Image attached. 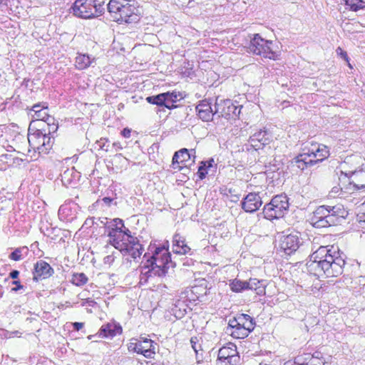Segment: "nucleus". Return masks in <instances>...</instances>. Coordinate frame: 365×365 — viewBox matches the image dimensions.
Masks as SVG:
<instances>
[{"label":"nucleus","mask_w":365,"mask_h":365,"mask_svg":"<svg viewBox=\"0 0 365 365\" xmlns=\"http://www.w3.org/2000/svg\"><path fill=\"white\" fill-rule=\"evenodd\" d=\"M344 254L334 246H321L310 255L306 266L310 274L320 277H336L343 273Z\"/></svg>","instance_id":"nucleus-1"},{"label":"nucleus","mask_w":365,"mask_h":365,"mask_svg":"<svg viewBox=\"0 0 365 365\" xmlns=\"http://www.w3.org/2000/svg\"><path fill=\"white\" fill-rule=\"evenodd\" d=\"M148 251L152 253V255L140 267V280L143 279L145 282L150 277L165 276L170 265H173L171 255L165 245L157 246L155 243H150Z\"/></svg>","instance_id":"nucleus-2"},{"label":"nucleus","mask_w":365,"mask_h":365,"mask_svg":"<svg viewBox=\"0 0 365 365\" xmlns=\"http://www.w3.org/2000/svg\"><path fill=\"white\" fill-rule=\"evenodd\" d=\"M348 212L341 204L334 206L321 205L316 208L309 218L310 224L316 228L336 225L346 218Z\"/></svg>","instance_id":"nucleus-3"},{"label":"nucleus","mask_w":365,"mask_h":365,"mask_svg":"<svg viewBox=\"0 0 365 365\" xmlns=\"http://www.w3.org/2000/svg\"><path fill=\"white\" fill-rule=\"evenodd\" d=\"M108 11L114 21L119 24H132L138 22L139 9L130 0H110L108 4Z\"/></svg>","instance_id":"nucleus-4"},{"label":"nucleus","mask_w":365,"mask_h":365,"mask_svg":"<svg viewBox=\"0 0 365 365\" xmlns=\"http://www.w3.org/2000/svg\"><path fill=\"white\" fill-rule=\"evenodd\" d=\"M273 41L263 38L259 34H255L250 38L249 51L266 58L278 59L279 54L273 49Z\"/></svg>","instance_id":"nucleus-5"},{"label":"nucleus","mask_w":365,"mask_h":365,"mask_svg":"<svg viewBox=\"0 0 365 365\" xmlns=\"http://www.w3.org/2000/svg\"><path fill=\"white\" fill-rule=\"evenodd\" d=\"M28 141L29 146L39 153L46 154L52 148L54 143V138L46 135L45 128L36 129L34 133L31 132V128H29Z\"/></svg>","instance_id":"nucleus-6"},{"label":"nucleus","mask_w":365,"mask_h":365,"mask_svg":"<svg viewBox=\"0 0 365 365\" xmlns=\"http://www.w3.org/2000/svg\"><path fill=\"white\" fill-rule=\"evenodd\" d=\"M289 208L288 197L285 195L274 196L263 209L264 217L269 220L278 219L284 216Z\"/></svg>","instance_id":"nucleus-7"},{"label":"nucleus","mask_w":365,"mask_h":365,"mask_svg":"<svg viewBox=\"0 0 365 365\" xmlns=\"http://www.w3.org/2000/svg\"><path fill=\"white\" fill-rule=\"evenodd\" d=\"M242 108V106L235 105L230 99L218 101L217 98L215 103V113L217 116L227 120L238 118Z\"/></svg>","instance_id":"nucleus-8"},{"label":"nucleus","mask_w":365,"mask_h":365,"mask_svg":"<svg viewBox=\"0 0 365 365\" xmlns=\"http://www.w3.org/2000/svg\"><path fill=\"white\" fill-rule=\"evenodd\" d=\"M271 141V133L265 128L259 129L250 135L248 143L245 145L246 150L250 151L252 149L255 150L262 149L266 145L269 144Z\"/></svg>","instance_id":"nucleus-9"},{"label":"nucleus","mask_w":365,"mask_h":365,"mask_svg":"<svg viewBox=\"0 0 365 365\" xmlns=\"http://www.w3.org/2000/svg\"><path fill=\"white\" fill-rule=\"evenodd\" d=\"M240 360L237 347L232 343L222 346L218 351L217 361L222 365H237Z\"/></svg>","instance_id":"nucleus-10"},{"label":"nucleus","mask_w":365,"mask_h":365,"mask_svg":"<svg viewBox=\"0 0 365 365\" xmlns=\"http://www.w3.org/2000/svg\"><path fill=\"white\" fill-rule=\"evenodd\" d=\"M302 245L300 234L297 232L283 235L279 240V250L287 255L295 252Z\"/></svg>","instance_id":"nucleus-11"},{"label":"nucleus","mask_w":365,"mask_h":365,"mask_svg":"<svg viewBox=\"0 0 365 365\" xmlns=\"http://www.w3.org/2000/svg\"><path fill=\"white\" fill-rule=\"evenodd\" d=\"M129 349L143 354L146 358L151 359L155 354V344L150 339L140 337L136 342L130 343Z\"/></svg>","instance_id":"nucleus-12"},{"label":"nucleus","mask_w":365,"mask_h":365,"mask_svg":"<svg viewBox=\"0 0 365 365\" xmlns=\"http://www.w3.org/2000/svg\"><path fill=\"white\" fill-rule=\"evenodd\" d=\"M93 0H76L71 8L73 14L81 19L93 18Z\"/></svg>","instance_id":"nucleus-13"},{"label":"nucleus","mask_w":365,"mask_h":365,"mask_svg":"<svg viewBox=\"0 0 365 365\" xmlns=\"http://www.w3.org/2000/svg\"><path fill=\"white\" fill-rule=\"evenodd\" d=\"M114 247L118 250L123 255H130L134 259L139 257L143 250V247L140 244L138 239H137V243H135V245L130 244V242H115Z\"/></svg>","instance_id":"nucleus-14"},{"label":"nucleus","mask_w":365,"mask_h":365,"mask_svg":"<svg viewBox=\"0 0 365 365\" xmlns=\"http://www.w3.org/2000/svg\"><path fill=\"white\" fill-rule=\"evenodd\" d=\"M241 205L246 212H254L262 206V197L258 192H250L242 199Z\"/></svg>","instance_id":"nucleus-15"},{"label":"nucleus","mask_w":365,"mask_h":365,"mask_svg":"<svg viewBox=\"0 0 365 365\" xmlns=\"http://www.w3.org/2000/svg\"><path fill=\"white\" fill-rule=\"evenodd\" d=\"M195 110L199 118L204 122H210L213 120L215 115L217 116L215 110H213L211 106V103L207 99L200 101Z\"/></svg>","instance_id":"nucleus-16"},{"label":"nucleus","mask_w":365,"mask_h":365,"mask_svg":"<svg viewBox=\"0 0 365 365\" xmlns=\"http://www.w3.org/2000/svg\"><path fill=\"white\" fill-rule=\"evenodd\" d=\"M307 154L311 159L314 160V165L327 159L329 156V150L323 144L312 145V148L309 149Z\"/></svg>","instance_id":"nucleus-17"},{"label":"nucleus","mask_w":365,"mask_h":365,"mask_svg":"<svg viewBox=\"0 0 365 365\" xmlns=\"http://www.w3.org/2000/svg\"><path fill=\"white\" fill-rule=\"evenodd\" d=\"M117 222L120 224V226L123 227V221L120 218H115L108 222V225H106V232L108 236L110 237V244L113 247L115 246V242H120V237L121 230L120 227H117Z\"/></svg>","instance_id":"nucleus-18"},{"label":"nucleus","mask_w":365,"mask_h":365,"mask_svg":"<svg viewBox=\"0 0 365 365\" xmlns=\"http://www.w3.org/2000/svg\"><path fill=\"white\" fill-rule=\"evenodd\" d=\"M54 271L51 265L43 260L38 261L34 265V279H47L53 275Z\"/></svg>","instance_id":"nucleus-19"},{"label":"nucleus","mask_w":365,"mask_h":365,"mask_svg":"<svg viewBox=\"0 0 365 365\" xmlns=\"http://www.w3.org/2000/svg\"><path fill=\"white\" fill-rule=\"evenodd\" d=\"M314 160L311 159L307 153L299 154L290 161V166L296 172L303 171L306 168L313 166Z\"/></svg>","instance_id":"nucleus-20"},{"label":"nucleus","mask_w":365,"mask_h":365,"mask_svg":"<svg viewBox=\"0 0 365 365\" xmlns=\"http://www.w3.org/2000/svg\"><path fill=\"white\" fill-rule=\"evenodd\" d=\"M81 178L80 173L74 168H67L61 173V180L66 187L75 185Z\"/></svg>","instance_id":"nucleus-21"},{"label":"nucleus","mask_w":365,"mask_h":365,"mask_svg":"<svg viewBox=\"0 0 365 365\" xmlns=\"http://www.w3.org/2000/svg\"><path fill=\"white\" fill-rule=\"evenodd\" d=\"M122 333V327L119 324L109 322L102 325L98 334L100 336L106 338H113L117 334Z\"/></svg>","instance_id":"nucleus-22"},{"label":"nucleus","mask_w":365,"mask_h":365,"mask_svg":"<svg viewBox=\"0 0 365 365\" xmlns=\"http://www.w3.org/2000/svg\"><path fill=\"white\" fill-rule=\"evenodd\" d=\"M191 249L185 243V239L179 234H175L173 240V252L175 254L185 255Z\"/></svg>","instance_id":"nucleus-23"},{"label":"nucleus","mask_w":365,"mask_h":365,"mask_svg":"<svg viewBox=\"0 0 365 365\" xmlns=\"http://www.w3.org/2000/svg\"><path fill=\"white\" fill-rule=\"evenodd\" d=\"M192 153H195V150L191 149L190 150L182 148L179 151L175 153L173 157V165L175 166L176 164L184 163L191 159ZM176 167H174L175 168Z\"/></svg>","instance_id":"nucleus-24"},{"label":"nucleus","mask_w":365,"mask_h":365,"mask_svg":"<svg viewBox=\"0 0 365 365\" xmlns=\"http://www.w3.org/2000/svg\"><path fill=\"white\" fill-rule=\"evenodd\" d=\"M247 290H253L257 295H264L265 294V284L264 281L257 279L250 278L247 281Z\"/></svg>","instance_id":"nucleus-25"},{"label":"nucleus","mask_w":365,"mask_h":365,"mask_svg":"<svg viewBox=\"0 0 365 365\" xmlns=\"http://www.w3.org/2000/svg\"><path fill=\"white\" fill-rule=\"evenodd\" d=\"M48 106H47V103H43V106L41 108H40L39 110H35V113L34 114H31L30 113V115H31V117L35 119V120H42V121H44L45 123L46 121H48V122H53V117L51 116L48 112Z\"/></svg>","instance_id":"nucleus-26"},{"label":"nucleus","mask_w":365,"mask_h":365,"mask_svg":"<svg viewBox=\"0 0 365 365\" xmlns=\"http://www.w3.org/2000/svg\"><path fill=\"white\" fill-rule=\"evenodd\" d=\"M237 316L239 318V322L242 323L243 327H245L247 330L250 332L254 330L255 327V321L252 317L247 314H238Z\"/></svg>","instance_id":"nucleus-27"},{"label":"nucleus","mask_w":365,"mask_h":365,"mask_svg":"<svg viewBox=\"0 0 365 365\" xmlns=\"http://www.w3.org/2000/svg\"><path fill=\"white\" fill-rule=\"evenodd\" d=\"M247 281H242L235 278L230 281V288L233 292L239 293L247 290Z\"/></svg>","instance_id":"nucleus-28"},{"label":"nucleus","mask_w":365,"mask_h":365,"mask_svg":"<svg viewBox=\"0 0 365 365\" xmlns=\"http://www.w3.org/2000/svg\"><path fill=\"white\" fill-rule=\"evenodd\" d=\"M121 232H120V242H130V244L135 245V243H137V237L133 236L131 235L130 231L128 228L125 227L124 225L123 227L120 226Z\"/></svg>","instance_id":"nucleus-29"},{"label":"nucleus","mask_w":365,"mask_h":365,"mask_svg":"<svg viewBox=\"0 0 365 365\" xmlns=\"http://www.w3.org/2000/svg\"><path fill=\"white\" fill-rule=\"evenodd\" d=\"M165 98H166V108L168 109H173L176 108V105L175 104L179 100V97L181 98L179 92H166Z\"/></svg>","instance_id":"nucleus-30"},{"label":"nucleus","mask_w":365,"mask_h":365,"mask_svg":"<svg viewBox=\"0 0 365 365\" xmlns=\"http://www.w3.org/2000/svg\"><path fill=\"white\" fill-rule=\"evenodd\" d=\"M147 102L149 103L157 105L158 106H165L166 107V98L165 93H160L156 96H151L146 98Z\"/></svg>","instance_id":"nucleus-31"},{"label":"nucleus","mask_w":365,"mask_h":365,"mask_svg":"<svg viewBox=\"0 0 365 365\" xmlns=\"http://www.w3.org/2000/svg\"><path fill=\"white\" fill-rule=\"evenodd\" d=\"M345 4L353 11H357L365 8V1L363 0H344Z\"/></svg>","instance_id":"nucleus-32"},{"label":"nucleus","mask_w":365,"mask_h":365,"mask_svg":"<svg viewBox=\"0 0 365 365\" xmlns=\"http://www.w3.org/2000/svg\"><path fill=\"white\" fill-rule=\"evenodd\" d=\"M228 333H230V334L234 338L245 339L249 335L250 331L244 327L240 329H230V331Z\"/></svg>","instance_id":"nucleus-33"},{"label":"nucleus","mask_w":365,"mask_h":365,"mask_svg":"<svg viewBox=\"0 0 365 365\" xmlns=\"http://www.w3.org/2000/svg\"><path fill=\"white\" fill-rule=\"evenodd\" d=\"M71 282L73 284L81 287L88 282V277L84 273H75L72 276Z\"/></svg>","instance_id":"nucleus-34"},{"label":"nucleus","mask_w":365,"mask_h":365,"mask_svg":"<svg viewBox=\"0 0 365 365\" xmlns=\"http://www.w3.org/2000/svg\"><path fill=\"white\" fill-rule=\"evenodd\" d=\"M312 359L310 353H303L294 358L295 365H309L310 360Z\"/></svg>","instance_id":"nucleus-35"},{"label":"nucleus","mask_w":365,"mask_h":365,"mask_svg":"<svg viewBox=\"0 0 365 365\" xmlns=\"http://www.w3.org/2000/svg\"><path fill=\"white\" fill-rule=\"evenodd\" d=\"M76 63L78 64V69H84L91 65V61L89 56L80 55L76 57Z\"/></svg>","instance_id":"nucleus-36"},{"label":"nucleus","mask_w":365,"mask_h":365,"mask_svg":"<svg viewBox=\"0 0 365 365\" xmlns=\"http://www.w3.org/2000/svg\"><path fill=\"white\" fill-rule=\"evenodd\" d=\"M93 5V9H94V14H93V18L96 16H98L99 15H101L104 12V1L101 0H93V3L92 4Z\"/></svg>","instance_id":"nucleus-37"},{"label":"nucleus","mask_w":365,"mask_h":365,"mask_svg":"<svg viewBox=\"0 0 365 365\" xmlns=\"http://www.w3.org/2000/svg\"><path fill=\"white\" fill-rule=\"evenodd\" d=\"M191 291L192 293L195 294L198 299L207 295V292L206 287L202 285L192 287Z\"/></svg>","instance_id":"nucleus-38"},{"label":"nucleus","mask_w":365,"mask_h":365,"mask_svg":"<svg viewBox=\"0 0 365 365\" xmlns=\"http://www.w3.org/2000/svg\"><path fill=\"white\" fill-rule=\"evenodd\" d=\"M244 327H243L242 323L239 322V318L236 315V317H235L232 319H230L229 320L226 332H229L230 329H240V328H244Z\"/></svg>","instance_id":"nucleus-39"},{"label":"nucleus","mask_w":365,"mask_h":365,"mask_svg":"<svg viewBox=\"0 0 365 365\" xmlns=\"http://www.w3.org/2000/svg\"><path fill=\"white\" fill-rule=\"evenodd\" d=\"M47 123V128H45L46 130V135L48 136H51V134L56 133L58 130V124L55 123V119L53 118V122L51 123L48 121L46 122Z\"/></svg>","instance_id":"nucleus-40"},{"label":"nucleus","mask_w":365,"mask_h":365,"mask_svg":"<svg viewBox=\"0 0 365 365\" xmlns=\"http://www.w3.org/2000/svg\"><path fill=\"white\" fill-rule=\"evenodd\" d=\"M26 249V247L23 248H16L14 251H13L10 255L9 258L14 261H19L22 259L21 257V252L23 250Z\"/></svg>","instance_id":"nucleus-41"},{"label":"nucleus","mask_w":365,"mask_h":365,"mask_svg":"<svg viewBox=\"0 0 365 365\" xmlns=\"http://www.w3.org/2000/svg\"><path fill=\"white\" fill-rule=\"evenodd\" d=\"M207 174V169L205 168V164L200 162V165L198 168L197 175L200 180L205 178Z\"/></svg>","instance_id":"nucleus-42"},{"label":"nucleus","mask_w":365,"mask_h":365,"mask_svg":"<svg viewBox=\"0 0 365 365\" xmlns=\"http://www.w3.org/2000/svg\"><path fill=\"white\" fill-rule=\"evenodd\" d=\"M336 53L338 55H339L343 59L349 62V56L347 55V53L344 51L341 48L338 47L336 49Z\"/></svg>","instance_id":"nucleus-43"},{"label":"nucleus","mask_w":365,"mask_h":365,"mask_svg":"<svg viewBox=\"0 0 365 365\" xmlns=\"http://www.w3.org/2000/svg\"><path fill=\"white\" fill-rule=\"evenodd\" d=\"M12 284L16 285V287L11 288L12 292H18L19 290L23 289L24 287V286L18 280L13 281Z\"/></svg>","instance_id":"nucleus-44"},{"label":"nucleus","mask_w":365,"mask_h":365,"mask_svg":"<svg viewBox=\"0 0 365 365\" xmlns=\"http://www.w3.org/2000/svg\"><path fill=\"white\" fill-rule=\"evenodd\" d=\"M190 343L192 344V347L194 351L197 353V347H200V345H197V337H192L190 339Z\"/></svg>","instance_id":"nucleus-45"},{"label":"nucleus","mask_w":365,"mask_h":365,"mask_svg":"<svg viewBox=\"0 0 365 365\" xmlns=\"http://www.w3.org/2000/svg\"><path fill=\"white\" fill-rule=\"evenodd\" d=\"M202 163H205V168L208 170L211 168L213 167L214 165V163H215V161L212 158L207 160V161H201Z\"/></svg>","instance_id":"nucleus-46"},{"label":"nucleus","mask_w":365,"mask_h":365,"mask_svg":"<svg viewBox=\"0 0 365 365\" xmlns=\"http://www.w3.org/2000/svg\"><path fill=\"white\" fill-rule=\"evenodd\" d=\"M311 356L312 359H318L319 361H322V354L320 351H315L313 354H311Z\"/></svg>","instance_id":"nucleus-47"},{"label":"nucleus","mask_w":365,"mask_h":365,"mask_svg":"<svg viewBox=\"0 0 365 365\" xmlns=\"http://www.w3.org/2000/svg\"><path fill=\"white\" fill-rule=\"evenodd\" d=\"M325 362L323 361H319L318 359H312L310 360L309 365H325Z\"/></svg>","instance_id":"nucleus-48"},{"label":"nucleus","mask_w":365,"mask_h":365,"mask_svg":"<svg viewBox=\"0 0 365 365\" xmlns=\"http://www.w3.org/2000/svg\"><path fill=\"white\" fill-rule=\"evenodd\" d=\"M105 264H111L114 261V257L113 255H107L103 259Z\"/></svg>","instance_id":"nucleus-49"},{"label":"nucleus","mask_w":365,"mask_h":365,"mask_svg":"<svg viewBox=\"0 0 365 365\" xmlns=\"http://www.w3.org/2000/svg\"><path fill=\"white\" fill-rule=\"evenodd\" d=\"M84 324L82 322H74L73 323V328L76 331H79L81 329L83 328Z\"/></svg>","instance_id":"nucleus-50"},{"label":"nucleus","mask_w":365,"mask_h":365,"mask_svg":"<svg viewBox=\"0 0 365 365\" xmlns=\"http://www.w3.org/2000/svg\"><path fill=\"white\" fill-rule=\"evenodd\" d=\"M19 275V272L18 270L14 269L9 273V277L13 279H16L18 278Z\"/></svg>","instance_id":"nucleus-51"},{"label":"nucleus","mask_w":365,"mask_h":365,"mask_svg":"<svg viewBox=\"0 0 365 365\" xmlns=\"http://www.w3.org/2000/svg\"><path fill=\"white\" fill-rule=\"evenodd\" d=\"M96 304V302L91 299H87L85 300V302H83L82 305L85 306L86 304H88L90 307H93Z\"/></svg>","instance_id":"nucleus-52"},{"label":"nucleus","mask_w":365,"mask_h":365,"mask_svg":"<svg viewBox=\"0 0 365 365\" xmlns=\"http://www.w3.org/2000/svg\"><path fill=\"white\" fill-rule=\"evenodd\" d=\"M98 221H99V222H100V223H101V225H103L104 226L105 229L106 230V225H108V222H109V221H108V219L107 217H103V218H102V219H101V218H98Z\"/></svg>","instance_id":"nucleus-53"},{"label":"nucleus","mask_w":365,"mask_h":365,"mask_svg":"<svg viewBox=\"0 0 365 365\" xmlns=\"http://www.w3.org/2000/svg\"><path fill=\"white\" fill-rule=\"evenodd\" d=\"M102 200L103 201V202L105 204H106L107 205L110 206V204L113 202V198L112 197H105L102 199Z\"/></svg>","instance_id":"nucleus-54"},{"label":"nucleus","mask_w":365,"mask_h":365,"mask_svg":"<svg viewBox=\"0 0 365 365\" xmlns=\"http://www.w3.org/2000/svg\"><path fill=\"white\" fill-rule=\"evenodd\" d=\"M43 103L35 104L32 106L31 111H33L34 113H35V110H39L40 108H41L43 107Z\"/></svg>","instance_id":"nucleus-55"},{"label":"nucleus","mask_w":365,"mask_h":365,"mask_svg":"<svg viewBox=\"0 0 365 365\" xmlns=\"http://www.w3.org/2000/svg\"><path fill=\"white\" fill-rule=\"evenodd\" d=\"M122 135L125 137V138H128L130 137V130H129L128 128H124L123 130H122Z\"/></svg>","instance_id":"nucleus-56"},{"label":"nucleus","mask_w":365,"mask_h":365,"mask_svg":"<svg viewBox=\"0 0 365 365\" xmlns=\"http://www.w3.org/2000/svg\"><path fill=\"white\" fill-rule=\"evenodd\" d=\"M354 190H359L360 189H363L365 187V184L358 185V184H353Z\"/></svg>","instance_id":"nucleus-57"},{"label":"nucleus","mask_w":365,"mask_h":365,"mask_svg":"<svg viewBox=\"0 0 365 365\" xmlns=\"http://www.w3.org/2000/svg\"><path fill=\"white\" fill-rule=\"evenodd\" d=\"M3 294H4L3 287L0 284V297H1L3 296Z\"/></svg>","instance_id":"nucleus-58"},{"label":"nucleus","mask_w":365,"mask_h":365,"mask_svg":"<svg viewBox=\"0 0 365 365\" xmlns=\"http://www.w3.org/2000/svg\"><path fill=\"white\" fill-rule=\"evenodd\" d=\"M100 146H101V148L102 149L108 150V146L106 148H105L106 147V144L105 143H103L102 145H100Z\"/></svg>","instance_id":"nucleus-59"},{"label":"nucleus","mask_w":365,"mask_h":365,"mask_svg":"<svg viewBox=\"0 0 365 365\" xmlns=\"http://www.w3.org/2000/svg\"><path fill=\"white\" fill-rule=\"evenodd\" d=\"M7 0H0V4H6Z\"/></svg>","instance_id":"nucleus-60"},{"label":"nucleus","mask_w":365,"mask_h":365,"mask_svg":"<svg viewBox=\"0 0 365 365\" xmlns=\"http://www.w3.org/2000/svg\"><path fill=\"white\" fill-rule=\"evenodd\" d=\"M351 173L352 175H355V174H356L357 173H356V171H351Z\"/></svg>","instance_id":"nucleus-61"},{"label":"nucleus","mask_w":365,"mask_h":365,"mask_svg":"<svg viewBox=\"0 0 365 365\" xmlns=\"http://www.w3.org/2000/svg\"><path fill=\"white\" fill-rule=\"evenodd\" d=\"M19 331H16L13 332V334H16V335L17 334H19Z\"/></svg>","instance_id":"nucleus-62"},{"label":"nucleus","mask_w":365,"mask_h":365,"mask_svg":"<svg viewBox=\"0 0 365 365\" xmlns=\"http://www.w3.org/2000/svg\"><path fill=\"white\" fill-rule=\"evenodd\" d=\"M148 257V254H147V253H145V254L144 255L143 257H144V258H145V257Z\"/></svg>","instance_id":"nucleus-63"},{"label":"nucleus","mask_w":365,"mask_h":365,"mask_svg":"<svg viewBox=\"0 0 365 365\" xmlns=\"http://www.w3.org/2000/svg\"><path fill=\"white\" fill-rule=\"evenodd\" d=\"M118 144H119V143H114L113 144V146H116V145H118Z\"/></svg>","instance_id":"nucleus-64"}]
</instances>
